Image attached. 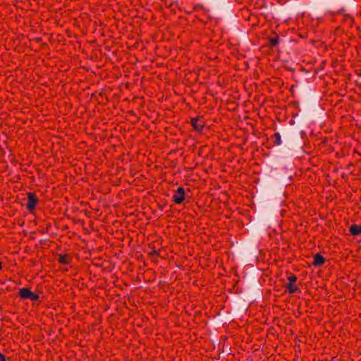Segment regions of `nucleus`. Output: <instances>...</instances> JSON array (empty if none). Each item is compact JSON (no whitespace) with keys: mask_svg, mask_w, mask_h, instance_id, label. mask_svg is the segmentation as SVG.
I'll return each instance as SVG.
<instances>
[{"mask_svg":"<svg viewBox=\"0 0 361 361\" xmlns=\"http://www.w3.org/2000/svg\"><path fill=\"white\" fill-rule=\"evenodd\" d=\"M38 298L39 297L37 294L31 293L28 298L30 299L32 301H35L38 299Z\"/></svg>","mask_w":361,"mask_h":361,"instance_id":"9d476101","label":"nucleus"},{"mask_svg":"<svg viewBox=\"0 0 361 361\" xmlns=\"http://www.w3.org/2000/svg\"><path fill=\"white\" fill-rule=\"evenodd\" d=\"M297 280V278L295 276H290L288 277L289 283H294Z\"/></svg>","mask_w":361,"mask_h":361,"instance_id":"9b49d317","label":"nucleus"},{"mask_svg":"<svg viewBox=\"0 0 361 361\" xmlns=\"http://www.w3.org/2000/svg\"><path fill=\"white\" fill-rule=\"evenodd\" d=\"M191 123H192V126L194 127V128L196 130L200 131L202 129L203 124H202V121H200V119L192 118Z\"/></svg>","mask_w":361,"mask_h":361,"instance_id":"7ed1b4c3","label":"nucleus"},{"mask_svg":"<svg viewBox=\"0 0 361 361\" xmlns=\"http://www.w3.org/2000/svg\"><path fill=\"white\" fill-rule=\"evenodd\" d=\"M274 137H275V144H276L277 145H279L281 144V135L279 133H275L274 134Z\"/></svg>","mask_w":361,"mask_h":361,"instance_id":"6e6552de","label":"nucleus"},{"mask_svg":"<svg viewBox=\"0 0 361 361\" xmlns=\"http://www.w3.org/2000/svg\"><path fill=\"white\" fill-rule=\"evenodd\" d=\"M37 202V198L35 194L32 192L27 193V208L30 211H32L36 207V204Z\"/></svg>","mask_w":361,"mask_h":361,"instance_id":"f257e3e1","label":"nucleus"},{"mask_svg":"<svg viewBox=\"0 0 361 361\" xmlns=\"http://www.w3.org/2000/svg\"><path fill=\"white\" fill-rule=\"evenodd\" d=\"M271 43L273 46H275L278 44V38L276 37V38H273L271 39Z\"/></svg>","mask_w":361,"mask_h":361,"instance_id":"f8f14e48","label":"nucleus"},{"mask_svg":"<svg viewBox=\"0 0 361 361\" xmlns=\"http://www.w3.org/2000/svg\"><path fill=\"white\" fill-rule=\"evenodd\" d=\"M286 288L288 289L290 293H293L296 290H298V288L293 285V283H288L286 285Z\"/></svg>","mask_w":361,"mask_h":361,"instance_id":"0eeeda50","label":"nucleus"},{"mask_svg":"<svg viewBox=\"0 0 361 361\" xmlns=\"http://www.w3.org/2000/svg\"><path fill=\"white\" fill-rule=\"evenodd\" d=\"M324 263V258L319 254H316L314 256L313 264L314 266H320Z\"/></svg>","mask_w":361,"mask_h":361,"instance_id":"20e7f679","label":"nucleus"},{"mask_svg":"<svg viewBox=\"0 0 361 361\" xmlns=\"http://www.w3.org/2000/svg\"><path fill=\"white\" fill-rule=\"evenodd\" d=\"M0 361H6L5 356L2 354H0Z\"/></svg>","mask_w":361,"mask_h":361,"instance_id":"ddd939ff","label":"nucleus"},{"mask_svg":"<svg viewBox=\"0 0 361 361\" xmlns=\"http://www.w3.org/2000/svg\"><path fill=\"white\" fill-rule=\"evenodd\" d=\"M31 293L32 292L30 291V289L23 288L20 290L19 295L20 296L21 298L26 299L29 298Z\"/></svg>","mask_w":361,"mask_h":361,"instance_id":"423d86ee","label":"nucleus"},{"mask_svg":"<svg viewBox=\"0 0 361 361\" xmlns=\"http://www.w3.org/2000/svg\"><path fill=\"white\" fill-rule=\"evenodd\" d=\"M350 232L354 235H357L361 233V226L357 224H353L350 227Z\"/></svg>","mask_w":361,"mask_h":361,"instance_id":"39448f33","label":"nucleus"},{"mask_svg":"<svg viewBox=\"0 0 361 361\" xmlns=\"http://www.w3.org/2000/svg\"><path fill=\"white\" fill-rule=\"evenodd\" d=\"M59 262L62 264H67L68 262V256L67 255H61L59 257Z\"/></svg>","mask_w":361,"mask_h":361,"instance_id":"1a4fd4ad","label":"nucleus"},{"mask_svg":"<svg viewBox=\"0 0 361 361\" xmlns=\"http://www.w3.org/2000/svg\"><path fill=\"white\" fill-rule=\"evenodd\" d=\"M185 199V190L182 187H179L173 195V201L176 204L181 203Z\"/></svg>","mask_w":361,"mask_h":361,"instance_id":"f03ea898","label":"nucleus"}]
</instances>
